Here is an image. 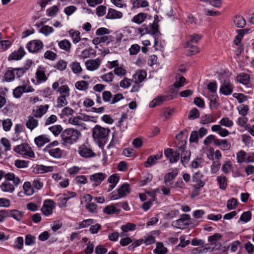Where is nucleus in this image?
Returning a JSON list of instances; mask_svg holds the SVG:
<instances>
[{"label":"nucleus","mask_w":254,"mask_h":254,"mask_svg":"<svg viewBox=\"0 0 254 254\" xmlns=\"http://www.w3.org/2000/svg\"><path fill=\"white\" fill-rule=\"evenodd\" d=\"M0 188L2 191L12 192L14 190V187L9 182L5 181L1 186Z\"/></svg>","instance_id":"nucleus-33"},{"label":"nucleus","mask_w":254,"mask_h":254,"mask_svg":"<svg viewBox=\"0 0 254 254\" xmlns=\"http://www.w3.org/2000/svg\"><path fill=\"white\" fill-rule=\"evenodd\" d=\"M62 127L60 125L53 126L49 128L50 131L55 135H59L62 130Z\"/></svg>","instance_id":"nucleus-54"},{"label":"nucleus","mask_w":254,"mask_h":254,"mask_svg":"<svg viewBox=\"0 0 254 254\" xmlns=\"http://www.w3.org/2000/svg\"><path fill=\"white\" fill-rule=\"evenodd\" d=\"M178 175L177 172H172L167 173L164 176V182L167 183L173 180Z\"/></svg>","instance_id":"nucleus-45"},{"label":"nucleus","mask_w":254,"mask_h":254,"mask_svg":"<svg viewBox=\"0 0 254 254\" xmlns=\"http://www.w3.org/2000/svg\"><path fill=\"white\" fill-rule=\"evenodd\" d=\"M110 131V130L108 128L96 125L92 129V137L94 141L101 146L105 142Z\"/></svg>","instance_id":"nucleus-2"},{"label":"nucleus","mask_w":254,"mask_h":254,"mask_svg":"<svg viewBox=\"0 0 254 254\" xmlns=\"http://www.w3.org/2000/svg\"><path fill=\"white\" fill-rule=\"evenodd\" d=\"M58 92L60 93L62 96L69 97V89L67 85H62L58 88Z\"/></svg>","instance_id":"nucleus-39"},{"label":"nucleus","mask_w":254,"mask_h":254,"mask_svg":"<svg viewBox=\"0 0 254 254\" xmlns=\"http://www.w3.org/2000/svg\"><path fill=\"white\" fill-rule=\"evenodd\" d=\"M102 98L104 102H110L111 104L112 94L110 91H104L102 93Z\"/></svg>","instance_id":"nucleus-48"},{"label":"nucleus","mask_w":254,"mask_h":254,"mask_svg":"<svg viewBox=\"0 0 254 254\" xmlns=\"http://www.w3.org/2000/svg\"><path fill=\"white\" fill-rule=\"evenodd\" d=\"M237 205V200L236 198H232L228 201L227 207L229 210L234 209L236 208Z\"/></svg>","instance_id":"nucleus-50"},{"label":"nucleus","mask_w":254,"mask_h":254,"mask_svg":"<svg viewBox=\"0 0 254 254\" xmlns=\"http://www.w3.org/2000/svg\"><path fill=\"white\" fill-rule=\"evenodd\" d=\"M122 12L110 8L108 9L106 18L107 19H118L122 18Z\"/></svg>","instance_id":"nucleus-20"},{"label":"nucleus","mask_w":254,"mask_h":254,"mask_svg":"<svg viewBox=\"0 0 254 254\" xmlns=\"http://www.w3.org/2000/svg\"><path fill=\"white\" fill-rule=\"evenodd\" d=\"M154 252L156 254H165L167 252V249L164 247L163 245L161 243H157L156 248L154 250Z\"/></svg>","instance_id":"nucleus-37"},{"label":"nucleus","mask_w":254,"mask_h":254,"mask_svg":"<svg viewBox=\"0 0 254 254\" xmlns=\"http://www.w3.org/2000/svg\"><path fill=\"white\" fill-rule=\"evenodd\" d=\"M103 212L108 214H118L120 212V209L116 208L113 205H110L105 207Z\"/></svg>","instance_id":"nucleus-31"},{"label":"nucleus","mask_w":254,"mask_h":254,"mask_svg":"<svg viewBox=\"0 0 254 254\" xmlns=\"http://www.w3.org/2000/svg\"><path fill=\"white\" fill-rule=\"evenodd\" d=\"M166 97L165 96H159L150 103L149 106L151 108H154L156 106L161 105L166 100Z\"/></svg>","instance_id":"nucleus-26"},{"label":"nucleus","mask_w":254,"mask_h":254,"mask_svg":"<svg viewBox=\"0 0 254 254\" xmlns=\"http://www.w3.org/2000/svg\"><path fill=\"white\" fill-rule=\"evenodd\" d=\"M67 97L60 96L57 99V107L60 108L66 106L67 101L66 99Z\"/></svg>","instance_id":"nucleus-49"},{"label":"nucleus","mask_w":254,"mask_h":254,"mask_svg":"<svg viewBox=\"0 0 254 254\" xmlns=\"http://www.w3.org/2000/svg\"><path fill=\"white\" fill-rule=\"evenodd\" d=\"M33 116L28 117L27 121L26 122V127L31 130H33L38 126V121L35 119Z\"/></svg>","instance_id":"nucleus-16"},{"label":"nucleus","mask_w":254,"mask_h":254,"mask_svg":"<svg viewBox=\"0 0 254 254\" xmlns=\"http://www.w3.org/2000/svg\"><path fill=\"white\" fill-rule=\"evenodd\" d=\"M15 78V74L13 68L8 70L4 75V79L6 82L13 81Z\"/></svg>","instance_id":"nucleus-36"},{"label":"nucleus","mask_w":254,"mask_h":254,"mask_svg":"<svg viewBox=\"0 0 254 254\" xmlns=\"http://www.w3.org/2000/svg\"><path fill=\"white\" fill-rule=\"evenodd\" d=\"M35 142L38 147H41L50 141V139L46 135H41L35 138Z\"/></svg>","instance_id":"nucleus-21"},{"label":"nucleus","mask_w":254,"mask_h":254,"mask_svg":"<svg viewBox=\"0 0 254 254\" xmlns=\"http://www.w3.org/2000/svg\"><path fill=\"white\" fill-rule=\"evenodd\" d=\"M129 186L128 184L125 183L121 186L118 189L117 192L113 191L111 193V199H117L125 196L127 194L129 193Z\"/></svg>","instance_id":"nucleus-5"},{"label":"nucleus","mask_w":254,"mask_h":254,"mask_svg":"<svg viewBox=\"0 0 254 254\" xmlns=\"http://www.w3.org/2000/svg\"><path fill=\"white\" fill-rule=\"evenodd\" d=\"M37 82L39 83L46 81L47 80L44 71L38 69L36 72Z\"/></svg>","instance_id":"nucleus-34"},{"label":"nucleus","mask_w":254,"mask_h":254,"mask_svg":"<svg viewBox=\"0 0 254 254\" xmlns=\"http://www.w3.org/2000/svg\"><path fill=\"white\" fill-rule=\"evenodd\" d=\"M69 35L72 38L73 42L77 43L80 40V32L78 31L70 30L69 31Z\"/></svg>","instance_id":"nucleus-41"},{"label":"nucleus","mask_w":254,"mask_h":254,"mask_svg":"<svg viewBox=\"0 0 254 254\" xmlns=\"http://www.w3.org/2000/svg\"><path fill=\"white\" fill-rule=\"evenodd\" d=\"M131 2L134 8L146 7L149 5L146 0H143L142 1L140 0H131Z\"/></svg>","instance_id":"nucleus-29"},{"label":"nucleus","mask_w":254,"mask_h":254,"mask_svg":"<svg viewBox=\"0 0 254 254\" xmlns=\"http://www.w3.org/2000/svg\"><path fill=\"white\" fill-rule=\"evenodd\" d=\"M135 225L132 223H127L126 225H123L121 227L123 232L121 233V236H125L126 235L125 233L126 232L134 230L135 228Z\"/></svg>","instance_id":"nucleus-32"},{"label":"nucleus","mask_w":254,"mask_h":254,"mask_svg":"<svg viewBox=\"0 0 254 254\" xmlns=\"http://www.w3.org/2000/svg\"><path fill=\"white\" fill-rule=\"evenodd\" d=\"M75 86L78 90L85 91L88 88V83L85 81L81 80L77 81Z\"/></svg>","instance_id":"nucleus-40"},{"label":"nucleus","mask_w":254,"mask_h":254,"mask_svg":"<svg viewBox=\"0 0 254 254\" xmlns=\"http://www.w3.org/2000/svg\"><path fill=\"white\" fill-rule=\"evenodd\" d=\"M79 154L83 157L89 158L95 156V153L90 148L82 147L79 151Z\"/></svg>","instance_id":"nucleus-23"},{"label":"nucleus","mask_w":254,"mask_h":254,"mask_svg":"<svg viewBox=\"0 0 254 254\" xmlns=\"http://www.w3.org/2000/svg\"><path fill=\"white\" fill-rule=\"evenodd\" d=\"M54 170L53 166H46L43 165H37L34 168V171L37 174H43L52 172Z\"/></svg>","instance_id":"nucleus-15"},{"label":"nucleus","mask_w":254,"mask_h":254,"mask_svg":"<svg viewBox=\"0 0 254 254\" xmlns=\"http://www.w3.org/2000/svg\"><path fill=\"white\" fill-rule=\"evenodd\" d=\"M162 157V154H156L155 155L149 156L147 160L144 163V166L145 167H149L155 164H156V161L158 159H160Z\"/></svg>","instance_id":"nucleus-19"},{"label":"nucleus","mask_w":254,"mask_h":254,"mask_svg":"<svg viewBox=\"0 0 254 254\" xmlns=\"http://www.w3.org/2000/svg\"><path fill=\"white\" fill-rule=\"evenodd\" d=\"M237 80L244 85H247L250 82V76L246 73H242L237 76Z\"/></svg>","instance_id":"nucleus-38"},{"label":"nucleus","mask_w":254,"mask_h":254,"mask_svg":"<svg viewBox=\"0 0 254 254\" xmlns=\"http://www.w3.org/2000/svg\"><path fill=\"white\" fill-rule=\"evenodd\" d=\"M14 150L16 153L22 155H26L31 158L35 157V154L31 150L29 145L26 143H23L17 145L14 148Z\"/></svg>","instance_id":"nucleus-4"},{"label":"nucleus","mask_w":254,"mask_h":254,"mask_svg":"<svg viewBox=\"0 0 254 254\" xmlns=\"http://www.w3.org/2000/svg\"><path fill=\"white\" fill-rule=\"evenodd\" d=\"M103 80L104 81L109 82L113 81L114 78V75L112 72H110L108 73L105 74L101 77Z\"/></svg>","instance_id":"nucleus-64"},{"label":"nucleus","mask_w":254,"mask_h":254,"mask_svg":"<svg viewBox=\"0 0 254 254\" xmlns=\"http://www.w3.org/2000/svg\"><path fill=\"white\" fill-rule=\"evenodd\" d=\"M164 154L171 163L177 162L180 159V153L174 151L171 148H168L165 150Z\"/></svg>","instance_id":"nucleus-9"},{"label":"nucleus","mask_w":254,"mask_h":254,"mask_svg":"<svg viewBox=\"0 0 254 254\" xmlns=\"http://www.w3.org/2000/svg\"><path fill=\"white\" fill-rule=\"evenodd\" d=\"M233 85L229 80H224L220 88V92L224 95H229L232 93Z\"/></svg>","instance_id":"nucleus-8"},{"label":"nucleus","mask_w":254,"mask_h":254,"mask_svg":"<svg viewBox=\"0 0 254 254\" xmlns=\"http://www.w3.org/2000/svg\"><path fill=\"white\" fill-rule=\"evenodd\" d=\"M48 108L49 106L48 105H41L36 110H33L32 116L35 118H40L47 112Z\"/></svg>","instance_id":"nucleus-14"},{"label":"nucleus","mask_w":254,"mask_h":254,"mask_svg":"<svg viewBox=\"0 0 254 254\" xmlns=\"http://www.w3.org/2000/svg\"><path fill=\"white\" fill-rule=\"evenodd\" d=\"M23 189L25 194L27 195H31L34 192L33 187H32L31 184L29 182H26L24 183L23 186Z\"/></svg>","instance_id":"nucleus-28"},{"label":"nucleus","mask_w":254,"mask_h":254,"mask_svg":"<svg viewBox=\"0 0 254 254\" xmlns=\"http://www.w3.org/2000/svg\"><path fill=\"white\" fill-rule=\"evenodd\" d=\"M93 223H94V220L92 219L84 220L78 224V228H84L91 225Z\"/></svg>","instance_id":"nucleus-47"},{"label":"nucleus","mask_w":254,"mask_h":254,"mask_svg":"<svg viewBox=\"0 0 254 254\" xmlns=\"http://www.w3.org/2000/svg\"><path fill=\"white\" fill-rule=\"evenodd\" d=\"M234 22L237 27L243 28L246 25V20L242 16L236 15L234 19Z\"/></svg>","instance_id":"nucleus-27"},{"label":"nucleus","mask_w":254,"mask_h":254,"mask_svg":"<svg viewBox=\"0 0 254 254\" xmlns=\"http://www.w3.org/2000/svg\"><path fill=\"white\" fill-rule=\"evenodd\" d=\"M97 205L93 202L88 203L86 206V208L89 211V212L95 213L97 212Z\"/></svg>","instance_id":"nucleus-58"},{"label":"nucleus","mask_w":254,"mask_h":254,"mask_svg":"<svg viewBox=\"0 0 254 254\" xmlns=\"http://www.w3.org/2000/svg\"><path fill=\"white\" fill-rule=\"evenodd\" d=\"M25 54V52L23 48L20 47L17 51L12 53L9 57V60H20Z\"/></svg>","instance_id":"nucleus-22"},{"label":"nucleus","mask_w":254,"mask_h":254,"mask_svg":"<svg viewBox=\"0 0 254 254\" xmlns=\"http://www.w3.org/2000/svg\"><path fill=\"white\" fill-rule=\"evenodd\" d=\"M191 153L190 150L188 152H185L184 154L181 155V162L185 166V165L188 164L190 158Z\"/></svg>","instance_id":"nucleus-43"},{"label":"nucleus","mask_w":254,"mask_h":254,"mask_svg":"<svg viewBox=\"0 0 254 254\" xmlns=\"http://www.w3.org/2000/svg\"><path fill=\"white\" fill-rule=\"evenodd\" d=\"M138 32L141 35H143L146 34H150L152 35L156 36L159 32L158 25L157 24L150 23L148 25L143 24L141 27L138 29Z\"/></svg>","instance_id":"nucleus-3"},{"label":"nucleus","mask_w":254,"mask_h":254,"mask_svg":"<svg viewBox=\"0 0 254 254\" xmlns=\"http://www.w3.org/2000/svg\"><path fill=\"white\" fill-rule=\"evenodd\" d=\"M232 169L233 166L230 161H227L222 167V170L225 174L229 173L232 170Z\"/></svg>","instance_id":"nucleus-46"},{"label":"nucleus","mask_w":254,"mask_h":254,"mask_svg":"<svg viewBox=\"0 0 254 254\" xmlns=\"http://www.w3.org/2000/svg\"><path fill=\"white\" fill-rule=\"evenodd\" d=\"M134 76L136 81L140 82L145 78L146 73V72L143 70H139L136 73Z\"/></svg>","instance_id":"nucleus-44"},{"label":"nucleus","mask_w":254,"mask_h":254,"mask_svg":"<svg viewBox=\"0 0 254 254\" xmlns=\"http://www.w3.org/2000/svg\"><path fill=\"white\" fill-rule=\"evenodd\" d=\"M199 116L198 110L196 108H193L190 111L188 118L190 120H193L198 118Z\"/></svg>","instance_id":"nucleus-56"},{"label":"nucleus","mask_w":254,"mask_h":254,"mask_svg":"<svg viewBox=\"0 0 254 254\" xmlns=\"http://www.w3.org/2000/svg\"><path fill=\"white\" fill-rule=\"evenodd\" d=\"M53 31V28L52 27L49 26L48 25L42 27L40 29V32L45 35H48L49 34L52 33Z\"/></svg>","instance_id":"nucleus-63"},{"label":"nucleus","mask_w":254,"mask_h":254,"mask_svg":"<svg viewBox=\"0 0 254 254\" xmlns=\"http://www.w3.org/2000/svg\"><path fill=\"white\" fill-rule=\"evenodd\" d=\"M147 14L146 13L140 12L134 16L131 21L135 23L140 24L145 20Z\"/></svg>","instance_id":"nucleus-24"},{"label":"nucleus","mask_w":254,"mask_h":254,"mask_svg":"<svg viewBox=\"0 0 254 254\" xmlns=\"http://www.w3.org/2000/svg\"><path fill=\"white\" fill-rule=\"evenodd\" d=\"M72 71L74 73H80L82 71V68L79 63L77 62H73L71 64Z\"/></svg>","instance_id":"nucleus-52"},{"label":"nucleus","mask_w":254,"mask_h":254,"mask_svg":"<svg viewBox=\"0 0 254 254\" xmlns=\"http://www.w3.org/2000/svg\"><path fill=\"white\" fill-rule=\"evenodd\" d=\"M203 175L200 172H197L193 174L192 177V180L195 184L194 185L195 190L196 191L199 188L203 187L205 185V182L202 180Z\"/></svg>","instance_id":"nucleus-7"},{"label":"nucleus","mask_w":254,"mask_h":254,"mask_svg":"<svg viewBox=\"0 0 254 254\" xmlns=\"http://www.w3.org/2000/svg\"><path fill=\"white\" fill-rule=\"evenodd\" d=\"M212 122H214V120L212 115H205L201 117V123L202 124H207Z\"/></svg>","instance_id":"nucleus-57"},{"label":"nucleus","mask_w":254,"mask_h":254,"mask_svg":"<svg viewBox=\"0 0 254 254\" xmlns=\"http://www.w3.org/2000/svg\"><path fill=\"white\" fill-rule=\"evenodd\" d=\"M43 47V44L40 40H33L27 44V49L30 52H35L41 49Z\"/></svg>","instance_id":"nucleus-12"},{"label":"nucleus","mask_w":254,"mask_h":254,"mask_svg":"<svg viewBox=\"0 0 254 254\" xmlns=\"http://www.w3.org/2000/svg\"><path fill=\"white\" fill-rule=\"evenodd\" d=\"M201 38V35L196 34L190 36L188 41L186 42V47L192 48L193 44L197 43Z\"/></svg>","instance_id":"nucleus-18"},{"label":"nucleus","mask_w":254,"mask_h":254,"mask_svg":"<svg viewBox=\"0 0 254 254\" xmlns=\"http://www.w3.org/2000/svg\"><path fill=\"white\" fill-rule=\"evenodd\" d=\"M12 125V122L9 119L4 120L2 122L3 128L6 131L10 129Z\"/></svg>","instance_id":"nucleus-62"},{"label":"nucleus","mask_w":254,"mask_h":254,"mask_svg":"<svg viewBox=\"0 0 254 254\" xmlns=\"http://www.w3.org/2000/svg\"><path fill=\"white\" fill-rule=\"evenodd\" d=\"M190 216L187 214H183L180 218L174 221L172 223V226L177 229H183L186 226L189 225Z\"/></svg>","instance_id":"nucleus-6"},{"label":"nucleus","mask_w":254,"mask_h":254,"mask_svg":"<svg viewBox=\"0 0 254 254\" xmlns=\"http://www.w3.org/2000/svg\"><path fill=\"white\" fill-rule=\"evenodd\" d=\"M247 157V154L244 150H240L237 153V162L240 163L245 162Z\"/></svg>","instance_id":"nucleus-42"},{"label":"nucleus","mask_w":254,"mask_h":254,"mask_svg":"<svg viewBox=\"0 0 254 254\" xmlns=\"http://www.w3.org/2000/svg\"><path fill=\"white\" fill-rule=\"evenodd\" d=\"M106 175L102 173H98L92 175L90 179L92 182L96 184V186H98L105 179Z\"/></svg>","instance_id":"nucleus-17"},{"label":"nucleus","mask_w":254,"mask_h":254,"mask_svg":"<svg viewBox=\"0 0 254 254\" xmlns=\"http://www.w3.org/2000/svg\"><path fill=\"white\" fill-rule=\"evenodd\" d=\"M54 207V202L50 199H47L44 201L41 210L45 215H49L53 212Z\"/></svg>","instance_id":"nucleus-11"},{"label":"nucleus","mask_w":254,"mask_h":254,"mask_svg":"<svg viewBox=\"0 0 254 254\" xmlns=\"http://www.w3.org/2000/svg\"><path fill=\"white\" fill-rule=\"evenodd\" d=\"M220 124L226 127H231L233 125V122L227 117L222 119L220 121Z\"/></svg>","instance_id":"nucleus-60"},{"label":"nucleus","mask_w":254,"mask_h":254,"mask_svg":"<svg viewBox=\"0 0 254 254\" xmlns=\"http://www.w3.org/2000/svg\"><path fill=\"white\" fill-rule=\"evenodd\" d=\"M44 151L47 152L52 157L60 158L63 155V150L60 148H44Z\"/></svg>","instance_id":"nucleus-13"},{"label":"nucleus","mask_w":254,"mask_h":254,"mask_svg":"<svg viewBox=\"0 0 254 254\" xmlns=\"http://www.w3.org/2000/svg\"><path fill=\"white\" fill-rule=\"evenodd\" d=\"M23 246V239L21 237H18L15 241V245H14V248L18 250L22 249Z\"/></svg>","instance_id":"nucleus-59"},{"label":"nucleus","mask_w":254,"mask_h":254,"mask_svg":"<svg viewBox=\"0 0 254 254\" xmlns=\"http://www.w3.org/2000/svg\"><path fill=\"white\" fill-rule=\"evenodd\" d=\"M244 31H245V30H238V34L236 36L235 40H234V43L236 45L238 46L240 44L241 41L245 34Z\"/></svg>","instance_id":"nucleus-53"},{"label":"nucleus","mask_w":254,"mask_h":254,"mask_svg":"<svg viewBox=\"0 0 254 254\" xmlns=\"http://www.w3.org/2000/svg\"><path fill=\"white\" fill-rule=\"evenodd\" d=\"M140 47L138 44H133L131 46L129 49V54L131 55H136L140 51Z\"/></svg>","instance_id":"nucleus-61"},{"label":"nucleus","mask_w":254,"mask_h":254,"mask_svg":"<svg viewBox=\"0 0 254 254\" xmlns=\"http://www.w3.org/2000/svg\"><path fill=\"white\" fill-rule=\"evenodd\" d=\"M101 64V60L99 58L88 60L85 62L87 69L90 71H94L97 69Z\"/></svg>","instance_id":"nucleus-10"},{"label":"nucleus","mask_w":254,"mask_h":254,"mask_svg":"<svg viewBox=\"0 0 254 254\" xmlns=\"http://www.w3.org/2000/svg\"><path fill=\"white\" fill-rule=\"evenodd\" d=\"M252 217L251 212L249 211L244 212L240 217V220L247 223L249 222Z\"/></svg>","instance_id":"nucleus-51"},{"label":"nucleus","mask_w":254,"mask_h":254,"mask_svg":"<svg viewBox=\"0 0 254 254\" xmlns=\"http://www.w3.org/2000/svg\"><path fill=\"white\" fill-rule=\"evenodd\" d=\"M80 136L81 133L78 130L73 128H67L61 133L62 143L64 145L73 144Z\"/></svg>","instance_id":"nucleus-1"},{"label":"nucleus","mask_w":254,"mask_h":254,"mask_svg":"<svg viewBox=\"0 0 254 254\" xmlns=\"http://www.w3.org/2000/svg\"><path fill=\"white\" fill-rule=\"evenodd\" d=\"M59 46L61 49L69 51L71 47V43L68 40L64 39L59 42Z\"/></svg>","instance_id":"nucleus-35"},{"label":"nucleus","mask_w":254,"mask_h":254,"mask_svg":"<svg viewBox=\"0 0 254 254\" xmlns=\"http://www.w3.org/2000/svg\"><path fill=\"white\" fill-rule=\"evenodd\" d=\"M222 236L219 234L216 233L214 235L210 236L208 237V241L211 243V245H215L216 246H218V248L221 246V244L220 243H218L216 244L217 241L220 240L222 238Z\"/></svg>","instance_id":"nucleus-30"},{"label":"nucleus","mask_w":254,"mask_h":254,"mask_svg":"<svg viewBox=\"0 0 254 254\" xmlns=\"http://www.w3.org/2000/svg\"><path fill=\"white\" fill-rule=\"evenodd\" d=\"M24 93L23 88L22 86H19L13 90V96L16 98H20Z\"/></svg>","instance_id":"nucleus-55"},{"label":"nucleus","mask_w":254,"mask_h":254,"mask_svg":"<svg viewBox=\"0 0 254 254\" xmlns=\"http://www.w3.org/2000/svg\"><path fill=\"white\" fill-rule=\"evenodd\" d=\"M217 181L219 185L220 189L225 190L227 186V179L223 174L217 177Z\"/></svg>","instance_id":"nucleus-25"}]
</instances>
